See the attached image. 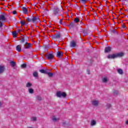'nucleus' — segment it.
Wrapping results in <instances>:
<instances>
[{
    "label": "nucleus",
    "mask_w": 128,
    "mask_h": 128,
    "mask_svg": "<svg viewBox=\"0 0 128 128\" xmlns=\"http://www.w3.org/2000/svg\"><path fill=\"white\" fill-rule=\"evenodd\" d=\"M126 124H128V120L126 122Z\"/></svg>",
    "instance_id": "36"
},
{
    "label": "nucleus",
    "mask_w": 128,
    "mask_h": 128,
    "mask_svg": "<svg viewBox=\"0 0 128 128\" xmlns=\"http://www.w3.org/2000/svg\"><path fill=\"white\" fill-rule=\"evenodd\" d=\"M92 104H93V106H98V102L94 100L92 102Z\"/></svg>",
    "instance_id": "14"
},
{
    "label": "nucleus",
    "mask_w": 128,
    "mask_h": 128,
    "mask_svg": "<svg viewBox=\"0 0 128 128\" xmlns=\"http://www.w3.org/2000/svg\"><path fill=\"white\" fill-rule=\"evenodd\" d=\"M38 100H42V97H40V96H38Z\"/></svg>",
    "instance_id": "32"
},
{
    "label": "nucleus",
    "mask_w": 128,
    "mask_h": 128,
    "mask_svg": "<svg viewBox=\"0 0 128 128\" xmlns=\"http://www.w3.org/2000/svg\"><path fill=\"white\" fill-rule=\"evenodd\" d=\"M22 10L24 12V14H28V8H26L23 7L22 8Z\"/></svg>",
    "instance_id": "8"
},
{
    "label": "nucleus",
    "mask_w": 128,
    "mask_h": 128,
    "mask_svg": "<svg viewBox=\"0 0 128 128\" xmlns=\"http://www.w3.org/2000/svg\"><path fill=\"white\" fill-rule=\"evenodd\" d=\"M33 76H35V77L38 76V74L37 72H34L33 73Z\"/></svg>",
    "instance_id": "26"
},
{
    "label": "nucleus",
    "mask_w": 128,
    "mask_h": 128,
    "mask_svg": "<svg viewBox=\"0 0 128 128\" xmlns=\"http://www.w3.org/2000/svg\"><path fill=\"white\" fill-rule=\"evenodd\" d=\"M22 68H26V64H22V66H21Z\"/></svg>",
    "instance_id": "28"
},
{
    "label": "nucleus",
    "mask_w": 128,
    "mask_h": 128,
    "mask_svg": "<svg viewBox=\"0 0 128 128\" xmlns=\"http://www.w3.org/2000/svg\"><path fill=\"white\" fill-rule=\"evenodd\" d=\"M24 48L28 49V48H32V44L26 42L24 45Z\"/></svg>",
    "instance_id": "5"
},
{
    "label": "nucleus",
    "mask_w": 128,
    "mask_h": 128,
    "mask_svg": "<svg viewBox=\"0 0 128 128\" xmlns=\"http://www.w3.org/2000/svg\"><path fill=\"white\" fill-rule=\"evenodd\" d=\"M26 86L27 88H30V86H32V84H30V82L27 83L26 84Z\"/></svg>",
    "instance_id": "23"
},
{
    "label": "nucleus",
    "mask_w": 128,
    "mask_h": 128,
    "mask_svg": "<svg viewBox=\"0 0 128 128\" xmlns=\"http://www.w3.org/2000/svg\"><path fill=\"white\" fill-rule=\"evenodd\" d=\"M44 57L48 60H52L54 58V56L52 54H45Z\"/></svg>",
    "instance_id": "3"
},
{
    "label": "nucleus",
    "mask_w": 128,
    "mask_h": 128,
    "mask_svg": "<svg viewBox=\"0 0 128 128\" xmlns=\"http://www.w3.org/2000/svg\"><path fill=\"white\" fill-rule=\"evenodd\" d=\"M4 66H0V74L4 72Z\"/></svg>",
    "instance_id": "13"
},
{
    "label": "nucleus",
    "mask_w": 128,
    "mask_h": 128,
    "mask_svg": "<svg viewBox=\"0 0 128 128\" xmlns=\"http://www.w3.org/2000/svg\"><path fill=\"white\" fill-rule=\"evenodd\" d=\"M74 21L75 22H80V19H78V18H76L74 20Z\"/></svg>",
    "instance_id": "25"
},
{
    "label": "nucleus",
    "mask_w": 128,
    "mask_h": 128,
    "mask_svg": "<svg viewBox=\"0 0 128 128\" xmlns=\"http://www.w3.org/2000/svg\"><path fill=\"white\" fill-rule=\"evenodd\" d=\"M112 48L110 46H108L105 48L104 52H110Z\"/></svg>",
    "instance_id": "10"
},
{
    "label": "nucleus",
    "mask_w": 128,
    "mask_h": 128,
    "mask_svg": "<svg viewBox=\"0 0 128 128\" xmlns=\"http://www.w3.org/2000/svg\"><path fill=\"white\" fill-rule=\"evenodd\" d=\"M46 74H48V76H50V78L52 76H54V74L52 73V72H48H48H47Z\"/></svg>",
    "instance_id": "22"
},
{
    "label": "nucleus",
    "mask_w": 128,
    "mask_h": 128,
    "mask_svg": "<svg viewBox=\"0 0 128 128\" xmlns=\"http://www.w3.org/2000/svg\"><path fill=\"white\" fill-rule=\"evenodd\" d=\"M118 74H122L124 72H122V69H118Z\"/></svg>",
    "instance_id": "18"
},
{
    "label": "nucleus",
    "mask_w": 128,
    "mask_h": 128,
    "mask_svg": "<svg viewBox=\"0 0 128 128\" xmlns=\"http://www.w3.org/2000/svg\"><path fill=\"white\" fill-rule=\"evenodd\" d=\"M21 42H24V38H22L21 39Z\"/></svg>",
    "instance_id": "34"
},
{
    "label": "nucleus",
    "mask_w": 128,
    "mask_h": 128,
    "mask_svg": "<svg viewBox=\"0 0 128 128\" xmlns=\"http://www.w3.org/2000/svg\"><path fill=\"white\" fill-rule=\"evenodd\" d=\"M28 92L30 94H34V90L32 88H30Z\"/></svg>",
    "instance_id": "21"
},
{
    "label": "nucleus",
    "mask_w": 128,
    "mask_h": 128,
    "mask_svg": "<svg viewBox=\"0 0 128 128\" xmlns=\"http://www.w3.org/2000/svg\"><path fill=\"white\" fill-rule=\"evenodd\" d=\"M6 20V16L4 14L0 15V22L2 20V22H4V20Z\"/></svg>",
    "instance_id": "6"
},
{
    "label": "nucleus",
    "mask_w": 128,
    "mask_h": 128,
    "mask_svg": "<svg viewBox=\"0 0 128 128\" xmlns=\"http://www.w3.org/2000/svg\"><path fill=\"white\" fill-rule=\"evenodd\" d=\"M124 54L123 52L118 53L117 54H112L108 56V58H118V56H123Z\"/></svg>",
    "instance_id": "1"
},
{
    "label": "nucleus",
    "mask_w": 128,
    "mask_h": 128,
    "mask_svg": "<svg viewBox=\"0 0 128 128\" xmlns=\"http://www.w3.org/2000/svg\"><path fill=\"white\" fill-rule=\"evenodd\" d=\"M26 22H32V19L28 18L26 19Z\"/></svg>",
    "instance_id": "27"
},
{
    "label": "nucleus",
    "mask_w": 128,
    "mask_h": 128,
    "mask_svg": "<svg viewBox=\"0 0 128 128\" xmlns=\"http://www.w3.org/2000/svg\"><path fill=\"white\" fill-rule=\"evenodd\" d=\"M10 64L12 67L15 66H16V62H14V61H12L10 62Z\"/></svg>",
    "instance_id": "15"
},
{
    "label": "nucleus",
    "mask_w": 128,
    "mask_h": 128,
    "mask_svg": "<svg viewBox=\"0 0 128 128\" xmlns=\"http://www.w3.org/2000/svg\"><path fill=\"white\" fill-rule=\"evenodd\" d=\"M73 24H73L72 22H71V23L69 24V26H72Z\"/></svg>",
    "instance_id": "35"
},
{
    "label": "nucleus",
    "mask_w": 128,
    "mask_h": 128,
    "mask_svg": "<svg viewBox=\"0 0 128 128\" xmlns=\"http://www.w3.org/2000/svg\"><path fill=\"white\" fill-rule=\"evenodd\" d=\"M4 26V23L0 21V28H2Z\"/></svg>",
    "instance_id": "30"
},
{
    "label": "nucleus",
    "mask_w": 128,
    "mask_h": 128,
    "mask_svg": "<svg viewBox=\"0 0 128 128\" xmlns=\"http://www.w3.org/2000/svg\"><path fill=\"white\" fill-rule=\"evenodd\" d=\"M56 96H58V98H61V96L66 98V92H56Z\"/></svg>",
    "instance_id": "2"
},
{
    "label": "nucleus",
    "mask_w": 128,
    "mask_h": 128,
    "mask_svg": "<svg viewBox=\"0 0 128 128\" xmlns=\"http://www.w3.org/2000/svg\"><path fill=\"white\" fill-rule=\"evenodd\" d=\"M13 38H16L18 36V33L16 32V31H14L12 32Z\"/></svg>",
    "instance_id": "11"
},
{
    "label": "nucleus",
    "mask_w": 128,
    "mask_h": 128,
    "mask_svg": "<svg viewBox=\"0 0 128 128\" xmlns=\"http://www.w3.org/2000/svg\"><path fill=\"white\" fill-rule=\"evenodd\" d=\"M96 121L95 120H92L91 121V126H94L96 124Z\"/></svg>",
    "instance_id": "24"
},
{
    "label": "nucleus",
    "mask_w": 128,
    "mask_h": 128,
    "mask_svg": "<svg viewBox=\"0 0 128 128\" xmlns=\"http://www.w3.org/2000/svg\"><path fill=\"white\" fill-rule=\"evenodd\" d=\"M12 14H16V11L14 10V11L12 12Z\"/></svg>",
    "instance_id": "33"
},
{
    "label": "nucleus",
    "mask_w": 128,
    "mask_h": 128,
    "mask_svg": "<svg viewBox=\"0 0 128 128\" xmlns=\"http://www.w3.org/2000/svg\"><path fill=\"white\" fill-rule=\"evenodd\" d=\"M2 106V103L0 102V106Z\"/></svg>",
    "instance_id": "37"
},
{
    "label": "nucleus",
    "mask_w": 128,
    "mask_h": 128,
    "mask_svg": "<svg viewBox=\"0 0 128 128\" xmlns=\"http://www.w3.org/2000/svg\"><path fill=\"white\" fill-rule=\"evenodd\" d=\"M102 80L103 82H108V78H102Z\"/></svg>",
    "instance_id": "20"
},
{
    "label": "nucleus",
    "mask_w": 128,
    "mask_h": 128,
    "mask_svg": "<svg viewBox=\"0 0 128 128\" xmlns=\"http://www.w3.org/2000/svg\"><path fill=\"white\" fill-rule=\"evenodd\" d=\"M40 72L42 74H47L46 71L44 70H40Z\"/></svg>",
    "instance_id": "19"
},
{
    "label": "nucleus",
    "mask_w": 128,
    "mask_h": 128,
    "mask_svg": "<svg viewBox=\"0 0 128 128\" xmlns=\"http://www.w3.org/2000/svg\"><path fill=\"white\" fill-rule=\"evenodd\" d=\"M52 120H53L54 122H56L58 120V119H56L54 117L52 118Z\"/></svg>",
    "instance_id": "31"
},
{
    "label": "nucleus",
    "mask_w": 128,
    "mask_h": 128,
    "mask_svg": "<svg viewBox=\"0 0 128 128\" xmlns=\"http://www.w3.org/2000/svg\"><path fill=\"white\" fill-rule=\"evenodd\" d=\"M62 56H64V53L62 52L59 51L57 52V58H62Z\"/></svg>",
    "instance_id": "7"
},
{
    "label": "nucleus",
    "mask_w": 128,
    "mask_h": 128,
    "mask_svg": "<svg viewBox=\"0 0 128 128\" xmlns=\"http://www.w3.org/2000/svg\"><path fill=\"white\" fill-rule=\"evenodd\" d=\"M20 24L22 26H26V20H21Z\"/></svg>",
    "instance_id": "16"
},
{
    "label": "nucleus",
    "mask_w": 128,
    "mask_h": 128,
    "mask_svg": "<svg viewBox=\"0 0 128 128\" xmlns=\"http://www.w3.org/2000/svg\"><path fill=\"white\" fill-rule=\"evenodd\" d=\"M76 46V42H74V41L71 42H70L71 48H74V46Z\"/></svg>",
    "instance_id": "12"
},
{
    "label": "nucleus",
    "mask_w": 128,
    "mask_h": 128,
    "mask_svg": "<svg viewBox=\"0 0 128 128\" xmlns=\"http://www.w3.org/2000/svg\"><path fill=\"white\" fill-rule=\"evenodd\" d=\"M109 106H110V104H109Z\"/></svg>",
    "instance_id": "38"
},
{
    "label": "nucleus",
    "mask_w": 128,
    "mask_h": 128,
    "mask_svg": "<svg viewBox=\"0 0 128 128\" xmlns=\"http://www.w3.org/2000/svg\"><path fill=\"white\" fill-rule=\"evenodd\" d=\"M88 0H80V2H81L82 4H86V2H88Z\"/></svg>",
    "instance_id": "17"
},
{
    "label": "nucleus",
    "mask_w": 128,
    "mask_h": 128,
    "mask_svg": "<svg viewBox=\"0 0 128 128\" xmlns=\"http://www.w3.org/2000/svg\"><path fill=\"white\" fill-rule=\"evenodd\" d=\"M32 120H33L34 122H35V120H36V117H33L32 118Z\"/></svg>",
    "instance_id": "29"
},
{
    "label": "nucleus",
    "mask_w": 128,
    "mask_h": 128,
    "mask_svg": "<svg viewBox=\"0 0 128 128\" xmlns=\"http://www.w3.org/2000/svg\"><path fill=\"white\" fill-rule=\"evenodd\" d=\"M16 50L18 52H22V45H18L16 47Z\"/></svg>",
    "instance_id": "9"
},
{
    "label": "nucleus",
    "mask_w": 128,
    "mask_h": 128,
    "mask_svg": "<svg viewBox=\"0 0 128 128\" xmlns=\"http://www.w3.org/2000/svg\"><path fill=\"white\" fill-rule=\"evenodd\" d=\"M32 22H34L35 24H36V22H40V18L38 17H33L32 18Z\"/></svg>",
    "instance_id": "4"
}]
</instances>
